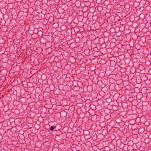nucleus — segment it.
Wrapping results in <instances>:
<instances>
[{
    "label": "nucleus",
    "instance_id": "7ed1b4c3",
    "mask_svg": "<svg viewBox=\"0 0 151 151\" xmlns=\"http://www.w3.org/2000/svg\"><path fill=\"white\" fill-rule=\"evenodd\" d=\"M148 138H149L151 140V134L149 135Z\"/></svg>",
    "mask_w": 151,
    "mask_h": 151
},
{
    "label": "nucleus",
    "instance_id": "20e7f679",
    "mask_svg": "<svg viewBox=\"0 0 151 151\" xmlns=\"http://www.w3.org/2000/svg\"><path fill=\"white\" fill-rule=\"evenodd\" d=\"M52 126L53 127L54 129L56 128V126Z\"/></svg>",
    "mask_w": 151,
    "mask_h": 151
},
{
    "label": "nucleus",
    "instance_id": "f257e3e1",
    "mask_svg": "<svg viewBox=\"0 0 151 151\" xmlns=\"http://www.w3.org/2000/svg\"><path fill=\"white\" fill-rule=\"evenodd\" d=\"M53 26L55 27H57L59 25L58 24V23H54L53 24Z\"/></svg>",
    "mask_w": 151,
    "mask_h": 151
},
{
    "label": "nucleus",
    "instance_id": "f03ea898",
    "mask_svg": "<svg viewBox=\"0 0 151 151\" xmlns=\"http://www.w3.org/2000/svg\"><path fill=\"white\" fill-rule=\"evenodd\" d=\"M50 131H53L54 130L53 127L52 126H51L50 128Z\"/></svg>",
    "mask_w": 151,
    "mask_h": 151
}]
</instances>
